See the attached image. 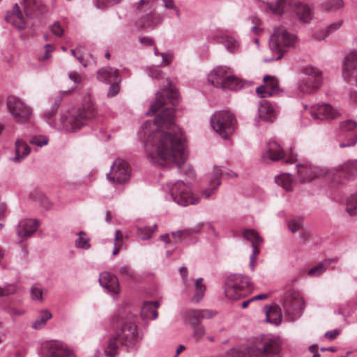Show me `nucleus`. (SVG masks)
Instances as JSON below:
<instances>
[{
    "label": "nucleus",
    "mask_w": 357,
    "mask_h": 357,
    "mask_svg": "<svg viewBox=\"0 0 357 357\" xmlns=\"http://www.w3.org/2000/svg\"><path fill=\"white\" fill-rule=\"evenodd\" d=\"M154 122L158 129L146 142L147 158L157 165H162L165 161H169L181 166L187 155L183 132L174 124V109H165L155 116Z\"/></svg>",
    "instance_id": "f257e3e1"
},
{
    "label": "nucleus",
    "mask_w": 357,
    "mask_h": 357,
    "mask_svg": "<svg viewBox=\"0 0 357 357\" xmlns=\"http://www.w3.org/2000/svg\"><path fill=\"white\" fill-rule=\"evenodd\" d=\"M21 6L15 4L6 18L18 29H24L32 17L45 11L40 0H22Z\"/></svg>",
    "instance_id": "f03ea898"
},
{
    "label": "nucleus",
    "mask_w": 357,
    "mask_h": 357,
    "mask_svg": "<svg viewBox=\"0 0 357 357\" xmlns=\"http://www.w3.org/2000/svg\"><path fill=\"white\" fill-rule=\"evenodd\" d=\"M97 114L93 102L89 100L77 110L72 111L61 117L63 128L68 132H76L85 126Z\"/></svg>",
    "instance_id": "7ed1b4c3"
},
{
    "label": "nucleus",
    "mask_w": 357,
    "mask_h": 357,
    "mask_svg": "<svg viewBox=\"0 0 357 357\" xmlns=\"http://www.w3.org/2000/svg\"><path fill=\"white\" fill-rule=\"evenodd\" d=\"M120 323L121 326L116 336L108 342L105 348V352L107 356L114 357L116 355L118 351L117 341L123 345H128L133 343L137 340V326L134 317L130 315L125 319H121Z\"/></svg>",
    "instance_id": "20e7f679"
},
{
    "label": "nucleus",
    "mask_w": 357,
    "mask_h": 357,
    "mask_svg": "<svg viewBox=\"0 0 357 357\" xmlns=\"http://www.w3.org/2000/svg\"><path fill=\"white\" fill-rule=\"evenodd\" d=\"M252 291V284L248 277L233 274L229 275L225 282V295L231 300H238L250 294Z\"/></svg>",
    "instance_id": "39448f33"
},
{
    "label": "nucleus",
    "mask_w": 357,
    "mask_h": 357,
    "mask_svg": "<svg viewBox=\"0 0 357 357\" xmlns=\"http://www.w3.org/2000/svg\"><path fill=\"white\" fill-rule=\"evenodd\" d=\"M280 351L278 342L273 340L266 341L261 347L255 345L241 347L231 350V357H267L278 354Z\"/></svg>",
    "instance_id": "423d86ee"
},
{
    "label": "nucleus",
    "mask_w": 357,
    "mask_h": 357,
    "mask_svg": "<svg viewBox=\"0 0 357 357\" xmlns=\"http://www.w3.org/2000/svg\"><path fill=\"white\" fill-rule=\"evenodd\" d=\"M285 316L290 321L298 319L305 308V301L302 294L295 289L287 291L282 300Z\"/></svg>",
    "instance_id": "0eeeda50"
},
{
    "label": "nucleus",
    "mask_w": 357,
    "mask_h": 357,
    "mask_svg": "<svg viewBox=\"0 0 357 357\" xmlns=\"http://www.w3.org/2000/svg\"><path fill=\"white\" fill-rule=\"evenodd\" d=\"M213 129L224 139L232 135L236 129V120L228 111L215 112L211 118Z\"/></svg>",
    "instance_id": "6e6552de"
},
{
    "label": "nucleus",
    "mask_w": 357,
    "mask_h": 357,
    "mask_svg": "<svg viewBox=\"0 0 357 357\" xmlns=\"http://www.w3.org/2000/svg\"><path fill=\"white\" fill-rule=\"evenodd\" d=\"M296 40V36L284 27H278L275 30L271 37L269 46L273 52L278 54L277 60L282 57L286 49L294 47Z\"/></svg>",
    "instance_id": "1a4fd4ad"
},
{
    "label": "nucleus",
    "mask_w": 357,
    "mask_h": 357,
    "mask_svg": "<svg viewBox=\"0 0 357 357\" xmlns=\"http://www.w3.org/2000/svg\"><path fill=\"white\" fill-rule=\"evenodd\" d=\"M6 105L9 113L17 123H24L29 121L32 115V109L20 98L9 96L7 98Z\"/></svg>",
    "instance_id": "9d476101"
},
{
    "label": "nucleus",
    "mask_w": 357,
    "mask_h": 357,
    "mask_svg": "<svg viewBox=\"0 0 357 357\" xmlns=\"http://www.w3.org/2000/svg\"><path fill=\"white\" fill-rule=\"evenodd\" d=\"M171 195L173 200L181 206L195 204L199 198L191 192L190 188L182 181H177L171 188Z\"/></svg>",
    "instance_id": "9b49d317"
},
{
    "label": "nucleus",
    "mask_w": 357,
    "mask_h": 357,
    "mask_svg": "<svg viewBox=\"0 0 357 357\" xmlns=\"http://www.w3.org/2000/svg\"><path fill=\"white\" fill-rule=\"evenodd\" d=\"M324 175L335 183H341L342 178L357 176V160H349L337 167L327 169Z\"/></svg>",
    "instance_id": "f8f14e48"
},
{
    "label": "nucleus",
    "mask_w": 357,
    "mask_h": 357,
    "mask_svg": "<svg viewBox=\"0 0 357 357\" xmlns=\"http://www.w3.org/2000/svg\"><path fill=\"white\" fill-rule=\"evenodd\" d=\"M284 159L287 163L292 164L296 162V156L291 155L289 158H285V153L282 146L275 140H271L268 142L266 150L261 154V160L268 163L270 162H276L281 159Z\"/></svg>",
    "instance_id": "ddd939ff"
},
{
    "label": "nucleus",
    "mask_w": 357,
    "mask_h": 357,
    "mask_svg": "<svg viewBox=\"0 0 357 357\" xmlns=\"http://www.w3.org/2000/svg\"><path fill=\"white\" fill-rule=\"evenodd\" d=\"M303 72L309 77L300 83L298 89L303 93H313L321 83V73L318 69L312 66L306 67Z\"/></svg>",
    "instance_id": "4468645a"
},
{
    "label": "nucleus",
    "mask_w": 357,
    "mask_h": 357,
    "mask_svg": "<svg viewBox=\"0 0 357 357\" xmlns=\"http://www.w3.org/2000/svg\"><path fill=\"white\" fill-rule=\"evenodd\" d=\"M130 177L129 165L121 159L116 160L111 167L107 178L113 183L121 184L127 182Z\"/></svg>",
    "instance_id": "2eb2a0df"
},
{
    "label": "nucleus",
    "mask_w": 357,
    "mask_h": 357,
    "mask_svg": "<svg viewBox=\"0 0 357 357\" xmlns=\"http://www.w3.org/2000/svg\"><path fill=\"white\" fill-rule=\"evenodd\" d=\"M98 79L111 84L108 91L109 96H114L119 93L120 78L118 70L109 67L103 68L98 72Z\"/></svg>",
    "instance_id": "dca6fc26"
},
{
    "label": "nucleus",
    "mask_w": 357,
    "mask_h": 357,
    "mask_svg": "<svg viewBox=\"0 0 357 357\" xmlns=\"http://www.w3.org/2000/svg\"><path fill=\"white\" fill-rule=\"evenodd\" d=\"M42 352L47 357H71L73 352L61 342L51 340L42 345Z\"/></svg>",
    "instance_id": "f3484780"
},
{
    "label": "nucleus",
    "mask_w": 357,
    "mask_h": 357,
    "mask_svg": "<svg viewBox=\"0 0 357 357\" xmlns=\"http://www.w3.org/2000/svg\"><path fill=\"white\" fill-rule=\"evenodd\" d=\"M264 84L256 89L257 93L261 98H266L279 94L281 89L278 84V80L273 76L266 75L264 79Z\"/></svg>",
    "instance_id": "a211bd4d"
},
{
    "label": "nucleus",
    "mask_w": 357,
    "mask_h": 357,
    "mask_svg": "<svg viewBox=\"0 0 357 357\" xmlns=\"http://www.w3.org/2000/svg\"><path fill=\"white\" fill-rule=\"evenodd\" d=\"M327 171L326 169H318L315 167L309 165H302L298 167V175L300 179L301 183L310 182L314 178L319 176H326L324 175Z\"/></svg>",
    "instance_id": "6ab92c4d"
},
{
    "label": "nucleus",
    "mask_w": 357,
    "mask_h": 357,
    "mask_svg": "<svg viewBox=\"0 0 357 357\" xmlns=\"http://www.w3.org/2000/svg\"><path fill=\"white\" fill-rule=\"evenodd\" d=\"M100 284L110 294L117 295L121 291L118 278L109 272H102L99 276Z\"/></svg>",
    "instance_id": "aec40b11"
},
{
    "label": "nucleus",
    "mask_w": 357,
    "mask_h": 357,
    "mask_svg": "<svg viewBox=\"0 0 357 357\" xmlns=\"http://www.w3.org/2000/svg\"><path fill=\"white\" fill-rule=\"evenodd\" d=\"M310 112L314 119H333L340 115L338 111L328 104L313 105Z\"/></svg>",
    "instance_id": "412c9836"
},
{
    "label": "nucleus",
    "mask_w": 357,
    "mask_h": 357,
    "mask_svg": "<svg viewBox=\"0 0 357 357\" xmlns=\"http://www.w3.org/2000/svg\"><path fill=\"white\" fill-rule=\"evenodd\" d=\"M231 73V70L227 66H220L210 73L208 76V80L214 86L222 88L224 82H225V81L227 79Z\"/></svg>",
    "instance_id": "4be33fe9"
},
{
    "label": "nucleus",
    "mask_w": 357,
    "mask_h": 357,
    "mask_svg": "<svg viewBox=\"0 0 357 357\" xmlns=\"http://www.w3.org/2000/svg\"><path fill=\"white\" fill-rule=\"evenodd\" d=\"M38 222L33 219L23 220L20 222L17 229V235L22 240L31 236L36 231Z\"/></svg>",
    "instance_id": "5701e85b"
},
{
    "label": "nucleus",
    "mask_w": 357,
    "mask_h": 357,
    "mask_svg": "<svg viewBox=\"0 0 357 357\" xmlns=\"http://www.w3.org/2000/svg\"><path fill=\"white\" fill-rule=\"evenodd\" d=\"M215 313L209 310H194L188 312V318L191 325H200L199 323L204 319H210L215 316Z\"/></svg>",
    "instance_id": "b1692460"
},
{
    "label": "nucleus",
    "mask_w": 357,
    "mask_h": 357,
    "mask_svg": "<svg viewBox=\"0 0 357 357\" xmlns=\"http://www.w3.org/2000/svg\"><path fill=\"white\" fill-rule=\"evenodd\" d=\"M224 175L223 171L220 167H215L213 171V178L210 181V186L208 188L204 190L202 192V197L208 198L216 188L220 185V177Z\"/></svg>",
    "instance_id": "393cba45"
},
{
    "label": "nucleus",
    "mask_w": 357,
    "mask_h": 357,
    "mask_svg": "<svg viewBox=\"0 0 357 357\" xmlns=\"http://www.w3.org/2000/svg\"><path fill=\"white\" fill-rule=\"evenodd\" d=\"M259 116L264 121H273L275 118V110L271 105L266 100L260 103L259 107Z\"/></svg>",
    "instance_id": "a878e982"
},
{
    "label": "nucleus",
    "mask_w": 357,
    "mask_h": 357,
    "mask_svg": "<svg viewBox=\"0 0 357 357\" xmlns=\"http://www.w3.org/2000/svg\"><path fill=\"white\" fill-rule=\"evenodd\" d=\"M205 227L207 229H211L212 231H214L213 227L210 224L206 225H199L196 227L192 229H186L183 231H178L176 232H172V237L174 241V243H177L178 241H181L183 238H185L186 236H190V234L193 233L199 232L202 227Z\"/></svg>",
    "instance_id": "bb28decb"
},
{
    "label": "nucleus",
    "mask_w": 357,
    "mask_h": 357,
    "mask_svg": "<svg viewBox=\"0 0 357 357\" xmlns=\"http://www.w3.org/2000/svg\"><path fill=\"white\" fill-rule=\"evenodd\" d=\"M294 10L299 19L303 22H308L312 19V10L309 6L305 3L301 2L296 3L294 5Z\"/></svg>",
    "instance_id": "cd10ccee"
},
{
    "label": "nucleus",
    "mask_w": 357,
    "mask_h": 357,
    "mask_svg": "<svg viewBox=\"0 0 357 357\" xmlns=\"http://www.w3.org/2000/svg\"><path fill=\"white\" fill-rule=\"evenodd\" d=\"M214 40L223 43L230 52H235L238 49V41L232 36L216 34L213 36Z\"/></svg>",
    "instance_id": "c85d7f7f"
},
{
    "label": "nucleus",
    "mask_w": 357,
    "mask_h": 357,
    "mask_svg": "<svg viewBox=\"0 0 357 357\" xmlns=\"http://www.w3.org/2000/svg\"><path fill=\"white\" fill-rule=\"evenodd\" d=\"M159 307L158 302H147L144 303L142 310L141 315L145 319H155L158 316L157 308Z\"/></svg>",
    "instance_id": "c756f323"
},
{
    "label": "nucleus",
    "mask_w": 357,
    "mask_h": 357,
    "mask_svg": "<svg viewBox=\"0 0 357 357\" xmlns=\"http://www.w3.org/2000/svg\"><path fill=\"white\" fill-rule=\"evenodd\" d=\"M30 147L24 141L17 139L15 142V157L14 161L20 162L30 153Z\"/></svg>",
    "instance_id": "7c9ffc66"
},
{
    "label": "nucleus",
    "mask_w": 357,
    "mask_h": 357,
    "mask_svg": "<svg viewBox=\"0 0 357 357\" xmlns=\"http://www.w3.org/2000/svg\"><path fill=\"white\" fill-rule=\"evenodd\" d=\"M266 319L268 322L274 324H278L281 322L282 315L281 309L278 305H273L269 307L266 311Z\"/></svg>",
    "instance_id": "2f4dec72"
},
{
    "label": "nucleus",
    "mask_w": 357,
    "mask_h": 357,
    "mask_svg": "<svg viewBox=\"0 0 357 357\" xmlns=\"http://www.w3.org/2000/svg\"><path fill=\"white\" fill-rule=\"evenodd\" d=\"M275 182L286 191H291L295 183L291 176L286 173L275 177Z\"/></svg>",
    "instance_id": "473e14b6"
},
{
    "label": "nucleus",
    "mask_w": 357,
    "mask_h": 357,
    "mask_svg": "<svg viewBox=\"0 0 357 357\" xmlns=\"http://www.w3.org/2000/svg\"><path fill=\"white\" fill-rule=\"evenodd\" d=\"M243 238L252 243V248L259 247L263 242L262 238L254 229H246L243 232Z\"/></svg>",
    "instance_id": "72a5a7b5"
},
{
    "label": "nucleus",
    "mask_w": 357,
    "mask_h": 357,
    "mask_svg": "<svg viewBox=\"0 0 357 357\" xmlns=\"http://www.w3.org/2000/svg\"><path fill=\"white\" fill-rule=\"evenodd\" d=\"M225 82L222 88L225 89L236 91L241 89L243 86V82L234 76L231 73Z\"/></svg>",
    "instance_id": "f704fd0d"
},
{
    "label": "nucleus",
    "mask_w": 357,
    "mask_h": 357,
    "mask_svg": "<svg viewBox=\"0 0 357 357\" xmlns=\"http://www.w3.org/2000/svg\"><path fill=\"white\" fill-rule=\"evenodd\" d=\"M289 230L292 233L299 232L304 227V219L302 217L296 216L287 222Z\"/></svg>",
    "instance_id": "c9c22d12"
},
{
    "label": "nucleus",
    "mask_w": 357,
    "mask_h": 357,
    "mask_svg": "<svg viewBox=\"0 0 357 357\" xmlns=\"http://www.w3.org/2000/svg\"><path fill=\"white\" fill-rule=\"evenodd\" d=\"M206 291V286L203 284V279L202 278H198L195 281V292L192 298V301L195 303L199 302L204 297Z\"/></svg>",
    "instance_id": "e433bc0d"
},
{
    "label": "nucleus",
    "mask_w": 357,
    "mask_h": 357,
    "mask_svg": "<svg viewBox=\"0 0 357 357\" xmlns=\"http://www.w3.org/2000/svg\"><path fill=\"white\" fill-rule=\"evenodd\" d=\"M168 88L166 89L164 93L166 94L167 99L169 100L172 105H175L178 103V93L176 89L172 85L169 79H167Z\"/></svg>",
    "instance_id": "4c0bfd02"
},
{
    "label": "nucleus",
    "mask_w": 357,
    "mask_h": 357,
    "mask_svg": "<svg viewBox=\"0 0 357 357\" xmlns=\"http://www.w3.org/2000/svg\"><path fill=\"white\" fill-rule=\"evenodd\" d=\"M334 259H326L325 261L319 264L308 271V275L317 277L321 275Z\"/></svg>",
    "instance_id": "58836bf2"
},
{
    "label": "nucleus",
    "mask_w": 357,
    "mask_h": 357,
    "mask_svg": "<svg viewBox=\"0 0 357 357\" xmlns=\"http://www.w3.org/2000/svg\"><path fill=\"white\" fill-rule=\"evenodd\" d=\"M52 314L47 310L41 311L39 317L33 323L32 327L40 329L45 326L47 321L52 318Z\"/></svg>",
    "instance_id": "ea45409f"
},
{
    "label": "nucleus",
    "mask_w": 357,
    "mask_h": 357,
    "mask_svg": "<svg viewBox=\"0 0 357 357\" xmlns=\"http://www.w3.org/2000/svg\"><path fill=\"white\" fill-rule=\"evenodd\" d=\"M73 55L84 66L90 64L89 59H92V55L89 53H84L80 48L71 50Z\"/></svg>",
    "instance_id": "a19ab883"
},
{
    "label": "nucleus",
    "mask_w": 357,
    "mask_h": 357,
    "mask_svg": "<svg viewBox=\"0 0 357 357\" xmlns=\"http://www.w3.org/2000/svg\"><path fill=\"white\" fill-rule=\"evenodd\" d=\"M166 104V99L161 93H158L155 102L151 105L148 114H154Z\"/></svg>",
    "instance_id": "79ce46f5"
},
{
    "label": "nucleus",
    "mask_w": 357,
    "mask_h": 357,
    "mask_svg": "<svg viewBox=\"0 0 357 357\" xmlns=\"http://www.w3.org/2000/svg\"><path fill=\"white\" fill-rule=\"evenodd\" d=\"M344 6L342 0H328L323 3L322 6L327 11H335Z\"/></svg>",
    "instance_id": "37998d69"
},
{
    "label": "nucleus",
    "mask_w": 357,
    "mask_h": 357,
    "mask_svg": "<svg viewBox=\"0 0 357 357\" xmlns=\"http://www.w3.org/2000/svg\"><path fill=\"white\" fill-rule=\"evenodd\" d=\"M61 101V96H59L56 98V99L55 100V107L52 108L50 110L45 111L44 113V117H45V120L47 121V122L50 125H52V123L54 122L53 117H54V114H56L57 107H58L59 105L60 104Z\"/></svg>",
    "instance_id": "c03bdc74"
},
{
    "label": "nucleus",
    "mask_w": 357,
    "mask_h": 357,
    "mask_svg": "<svg viewBox=\"0 0 357 357\" xmlns=\"http://www.w3.org/2000/svg\"><path fill=\"white\" fill-rule=\"evenodd\" d=\"M347 211L350 215L357 214V193L351 196L347 199Z\"/></svg>",
    "instance_id": "a18cd8bd"
},
{
    "label": "nucleus",
    "mask_w": 357,
    "mask_h": 357,
    "mask_svg": "<svg viewBox=\"0 0 357 357\" xmlns=\"http://www.w3.org/2000/svg\"><path fill=\"white\" fill-rule=\"evenodd\" d=\"M119 273L122 279L125 280H135V273L128 266H123L119 268Z\"/></svg>",
    "instance_id": "49530a36"
},
{
    "label": "nucleus",
    "mask_w": 357,
    "mask_h": 357,
    "mask_svg": "<svg viewBox=\"0 0 357 357\" xmlns=\"http://www.w3.org/2000/svg\"><path fill=\"white\" fill-rule=\"evenodd\" d=\"M75 245L77 248L85 250L90 248L89 238L84 231H80L79 233V237L75 241Z\"/></svg>",
    "instance_id": "de8ad7c7"
},
{
    "label": "nucleus",
    "mask_w": 357,
    "mask_h": 357,
    "mask_svg": "<svg viewBox=\"0 0 357 357\" xmlns=\"http://www.w3.org/2000/svg\"><path fill=\"white\" fill-rule=\"evenodd\" d=\"M123 243V234L120 230H117L115 233L114 248L113 250L114 255H116L119 253Z\"/></svg>",
    "instance_id": "09e8293b"
},
{
    "label": "nucleus",
    "mask_w": 357,
    "mask_h": 357,
    "mask_svg": "<svg viewBox=\"0 0 357 357\" xmlns=\"http://www.w3.org/2000/svg\"><path fill=\"white\" fill-rule=\"evenodd\" d=\"M155 227H143L137 229V234L142 240H146L151 237L154 232Z\"/></svg>",
    "instance_id": "8fccbe9b"
},
{
    "label": "nucleus",
    "mask_w": 357,
    "mask_h": 357,
    "mask_svg": "<svg viewBox=\"0 0 357 357\" xmlns=\"http://www.w3.org/2000/svg\"><path fill=\"white\" fill-rule=\"evenodd\" d=\"M357 127V123L352 120H347L340 123V129L342 132H349Z\"/></svg>",
    "instance_id": "3c124183"
},
{
    "label": "nucleus",
    "mask_w": 357,
    "mask_h": 357,
    "mask_svg": "<svg viewBox=\"0 0 357 357\" xmlns=\"http://www.w3.org/2000/svg\"><path fill=\"white\" fill-rule=\"evenodd\" d=\"M312 236V231L307 228L304 227L301 231H299V241L302 244H306L307 242L311 238Z\"/></svg>",
    "instance_id": "603ef678"
},
{
    "label": "nucleus",
    "mask_w": 357,
    "mask_h": 357,
    "mask_svg": "<svg viewBox=\"0 0 357 357\" xmlns=\"http://www.w3.org/2000/svg\"><path fill=\"white\" fill-rule=\"evenodd\" d=\"M148 73L153 79H160L163 77V73L161 70H160L158 67L152 66L149 67L148 69Z\"/></svg>",
    "instance_id": "864d4df0"
},
{
    "label": "nucleus",
    "mask_w": 357,
    "mask_h": 357,
    "mask_svg": "<svg viewBox=\"0 0 357 357\" xmlns=\"http://www.w3.org/2000/svg\"><path fill=\"white\" fill-rule=\"evenodd\" d=\"M31 297L33 300L43 301V291L40 287L35 285L31 290Z\"/></svg>",
    "instance_id": "5fc2aeb1"
},
{
    "label": "nucleus",
    "mask_w": 357,
    "mask_h": 357,
    "mask_svg": "<svg viewBox=\"0 0 357 357\" xmlns=\"http://www.w3.org/2000/svg\"><path fill=\"white\" fill-rule=\"evenodd\" d=\"M193 326V336L197 340V341H199L205 334L204 328L202 325H196Z\"/></svg>",
    "instance_id": "6e6d98bb"
},
{
    "label": "nucleus",
    "mask_w": 357,
    "mask_h": 357,
    "mask_svg": "<svg viewBox=\"0 0 357 357\" xmlns=\"http://www.w3.org/2000/svg\"><path fill=\"white\" fill-rule=\"evenodd\" d=\"M47 139L44 136H33L30 142L32 144H35L38 146H43L44 145H46L47 144Z\"/></svg>",
    "instance_id": "4d7b16f0"
},
{
    "label": "nucleus",
    "mask_w": 357,
    "mask_h": 357,
    "mask_svg": "<svg viewBox=\"0 0 357 357\" xmlns=\"http://www.w3.org/2000/svg\"><path fill=\"white\" fill-rule=\"evenodd\" d=\"M51 31L56 36L61 37L63 34L64 30L59 22H56L52 25Z\"/></svg>",
    "instance_id": "13d9d810"
},
{
    "label": "nucleus",
    "mask_w": 357,
    "mask_h": 357,
    "mask_svg": "<svg viewBox=\"0 0 357 357\" xmlns=\"http://www.w3.org/2000/svg\"><path fill=\"white\" fill-rule=\"evenodd\" d=\"M259 247L252 248V253L250 256V267L252 271H254L256 259L259 254Z\"/></svg>",
    "instance_id": "bf43d9fd"
},
{
    "label": "nucleus",
    "mask_w": 357,
    "mask_h": 357,
    "mask_svg": "<svg viewBox=\"0 0 357 357\" xmlns=\"http://www.w3.org/2000/svg\"><path fill=\"white\" fill-rule=\"evenodd\" d=\"M164 3V6L167 9H172L174 10L176 13V15L178 17H180V10L176 6L174 1L173 0H162Z\"/></svg>",
    "instance_id": "052dcab7"
},
{
    "label": "nucleus",
    "mask_w": 357,
    "mask_h": 357,
    "mask_svg": "<svg viewBox=\"0 0 357 357\" xmlns=\"http://www.w3.org/2000/svg\"><path fill=\"white\" fill-rule=\"evenodd\" d=\"M120 0H97V6L99 8H105L119 2Z\"/></svg>",
    "instance_id": "680f3d73"
},
{
    "label": "nucleus",
    "mask_w": 357,
    "mask_h": 357,
    "mask_svg": "<svg viewBox=\"0 0 357 357\" xmlns=\"http://www.w3.org/2000/svg\"><path fill=\"white\" fill-rule=\"evenodd\" d=\"M15 287L12 285H9V286L3 287V288L0 287V297L8 296L10 294L15 293Z\"/></svg>",
    "instance_id": "e2e57ef3"
},
{
    "label": "nucleus",
    "mask_w": 357,
    "mask_h": 357,
    "mask_svg": "<svg viewBox=\"0 0 357 357\" xmlns=\"http://www.w3.org/2000/svg\"><path fill=\"white\" fill-rule=\"evenodd\" d=\"M357 143V133H356L347 142H342L340 146L342 148L354 146Z\"/></svg>",
    "instance_id": "0e129e2a"
},
{
    "label": "nucleus",
    "mask_w": 357,
    "mask_h": 357,
    "mask_svg": "<svg viewBox=\"0 0 357 357\" xmlns=\"http://www.w3.org/2000/svg\"><path fill=\"white\" fill-rule=\"evenodd\" d=\"M45 55L41 59L42 60H47L50 59L51 56V53L54 50V47L52 45L48 44L45 46Z\"/></svg>",
    "instance_id": "69168bd1"
},
{
    "label": "nucleus",
    "mask_w": 357,
    "mask_h": 357,
    "mask_svg": "<svg viewBox=\"0 0 357 357\" xmlns=\"http://www.w3.org/2000/svg\"><path fill=\"white\" fill-rule=\"evenodd\" d=\"M160 56L162 58V64L164 66H169L171 63L172 60L173 59V54H170V53H169V54L161 53Z\"/></svg>",
    "instance_id": "338daca9"
},
{
    "label": "nucleus",
    "mask_w": 357,
    "mask_h": 357,
    "mask_svg": "<svg viewBox=\"0 0 357 357\" xmlns=\"http://www.w3.org/2000/svg\"><path fill=\"white\" fill-rule=\"evenodd\" d=\"M252 21L255 25L252 27V31L254 33L259 34L261 31L259 26L261 23L260 20L257 17H254Z\"/></svg>",
    "instance_id": "774afa93"
}]
</instances>
